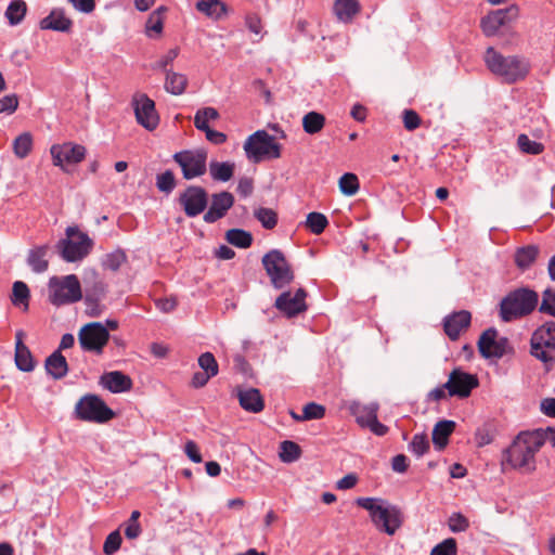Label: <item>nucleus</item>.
Returning a JSON list of instances; mask_svg holds the SVG:
<instances>
[{
  "mask_svg": "<svg viewBox=\"0 0 555 555\" xmlns=\"http://www.w3.org/2000/svg\"><path fill=\"white\" fill-rule=\"evenodd\" d=\"M356 504L369 512L371 521L379 532L393 535L404 522L401 507L385 499L358 498Z\"/></svg>",
  "mask_w": 555,
  "mask_h": 555,
  "instance_id": "1",
  "label": "nucleus"
},
{
  "mask_svg": "<svg viewBox=\"0 0 555 555\" xmlns=\"http://www.w3.org/2000/svg\"><path fill=\"white\" fill-rule=\"evenodd\" d=\"M75 417L82 422L105 424L116 417V413L98 395L87 393L75 405Z\"/></svg>",
  "mask_w": 555,
  "mask_h": 555,
  "instance_id": "2",
  "label": "nucleus"
},
{
  "mask_svg": "<svg viewBox=\"0 0 555 555\" xmlns=\"http://www.w3.org/2000/svg\"><path fill=\"white\" fill-rule=\"evenodd\" d=\"M244 151L253 163L281 157V145L266 130H258L250 134L244 142Z\"/></svg>",
  "mask_w": 555,
  "mask_h": 555,
  "instance_id": "3",
  "label": "nucleus"
},
{
  "mask_svg": "<svg viewBox=\"0 0 555 555\" xmlns=\"http://www.w3.org/2000/svg\"><path fill=\"white\" fill-rule=\"evenodd\" d=\"M82 293L80 282L75 274L62 278L52 276L49 281V299L55 306L77 302Z\"/></svg>",
  "mask_w": 555,
  "mask_h": 555,
  "instance_id": "4",
  "label": "nucleus"
},
{
  "mask_svg": "<svg viewBox=\"0 0 555 555\" xmlns=\"http://www.w3.org/2000/svg\"><path fill=\"white\" fill-rule=\"evenodd\" d=\"M485 62L491 73L507 83H513L520 77V60L517 55L505 56L489 47L485 53Z\"/></svg>",
  "mask_w": 555,
  "mask_h": 555,
  "instance_id": "5",
  "label": "nucleus"
},
{
  "mask_svg": "<svg viewBox=\"0 0 555 555\" xmlns=\"http://www.w3.org/2000/svg\"><path fill=\"white\" fill-rule=\"evenodd\" d=\"M262 264L275 288H283L294 280L291 264L279 249L267 253L262 257Z\"/></svg>",
  "mask_w": 555,
  "mask_h": 555,
  "instance_id": "6",
  "label": "nucleus"
},
{
  "mask_svg": "<svg viewBox=\"0 0 555 555\" xmlns=\"http://www.w3.org/2000/svg\"><path fill=\"white\" fill-rule=\"evenodd\" d=\"M66 235L67 240H63L60 243L64 260L75 262L81 260L90 253L93 242L87 233L79 231L77 228L69 227L66 230Z\"/></svg>",
  "mask_w": 555,
  "mask_h": 555,
  "instance_id": "7",
  "label": "nucleus"
},
{
  "mask_svg": "<svg viewBox=\"0 0 555 555\" xmlns=\"http://www.w3.org/2000/svg\"><path fill=\"white\" fill-rule=\"evenodd\" d=\"M185 180L202 177L207 170V152L204 149L183 150L172 156Z\"/></svg>",
  "mask_w": 555,
  "mask_h": 555,
  "instance_id": "8",
  "label": "nucleus"
},
{
  "mask_svg": "<svg viewBox=\"0 0 555 555\" xmlns=\"http://www.w3.org/2000/svg\"><path fill=\"white\" fill-rule=\"evenodd\" d=\"M519 17L517 5H511L506 9L491 11L480 21L482 33L487 37L495 36L501 29L509 28L516 24Z\"/></svg>",
  "mask_w": 555,
  "mask_h": 555,
  "instance_id": "9",
  "label": "nucleus"
},
{
  "mask_svg": "<svg viewBox=\"0 0 555 555\" xmlns=\"http://www.w3.org/2000/svg\"><path fill=\"white\" fill-rule=\"evenodd\" d=\"M479 382L476 375L464 372L461 369H454L450 373L447 383L443 384V387L447 388L450 397L464 399L469 397L473 389L477 388Z\"/></svg>",
  "mask_w": 555,
  "mask_h": 555,
  "instance_id": "10",
  "label": "nucleus"
},
{
  "mask_svg": "<svg viewBox=\"0 0 555 555\" xmlns=\"http://www.w3.org/2000/svg\"><path fill=\"white\" fill-rule=\"evenodd\" d=\"M184 214L194 218L205 211L208 204L207 191L198 185L188 186L178 197Z\"/></svg>",
  "mask_w": 555,
  "mask_h": 555,
  "instance_id": "11",
  "label": "nucleus"
},
{
  "mask_svg": "<svg viewBox=\"0 0 555 555\" xmlns=\"http://www.w3.org/2000/svg\"><path fill=\"white\" fill-rule=\"evenodd\" d=\"M53 165L66 171V165H74L82 162L86 157V147L73 142L53 144L50 149Z\"/></svg>",
  "mask_w": 555,
  "mask_h": 555,
  "instance_id": "12",
  "label": "nucleus"
},
{
  "mask_svg": "<svg viewBox=\"0 0 555 555\" xmlns=\"http://www.w3.org/2000/svg\"><path fill=\"white\" fill-rule=\"evenodd\" d=\"M546 437L543 428L522 431V444L526 448V453L522 454V473H531L535 469L533 456L545 443Z\"/></svg>",
  "mask_w": 555,
  "mask_h": 555,
  "instance_id": "13",
  "label": "nucleus"
},
{
  "mask_svg": "<svg viewBox=\"0 0 555 555\" xmlns=\"http://www.w3.org/2000/svg\"><path fill=\"white\" fill-rule=\"evenodd\" d=\"M307 293L304 288L282 293L275 300V307L286 317L292 318L307 310Z\"/></svg>",
  "mask_w": 555,
  "mask_h": 555,
  "instance_id": "14",
  "label": "nucleus"
},
{
  "mask_svg": "<svg viewBox=\"0 0 555 555\" xmlns=\"http://www.w3.org/2000/svg\"><path fill=\"white\" fill-rule=\"evenodd\" d=\"M78 338L80 347H104L109 340V333L101 322H90L80 328Z\"/></svg>",
  "mask_w": 555,
  "mask_h": 555,
  "instance_id": "15",
  "label": "nucleus"
},
{
  "mask_svg": "<svg viewBox=\"0 0 555 555\" xmlns=\"http://www.w3.org/2000/svg\"><path fill=\"white\" fill-rule=\"evenodd\" d=\"M134 113L138 122L145 129L152 131L159 122V117L155 109V103L145 94H141L135 99Z\"/></svg>",
  "mask_w": 555,
  "mask_h": 555,
  "instance_id": "16",
  "label": "nucleus"
},
{
  "mask_svg": "<svg viewBox=\"0 0 555 555\" xmlns=\"http://www.w3.org/2000/svg\"><path fill=\"white\" fill-rule=\"evenodd\" d=\"M470 321L472 314L469 311H455L443 319V331L452 341H455L462 333L468 330Z\"/></svg>",
  "mask_w": 555,
  "mask_h": 555,
  "instance_id": "17",
  "label": "nucleus"
},
{
  "mask_svg": "<svg viewBox=\"0 0 555 555\" xmlns=\"http://www.w3.org/2000/svg\"><path fill=\"white\" fill-rule=\"evenodd\" d=\"M198 365L203 370L193 374L191 385L194 388L204 387L210 378L215 377L219 372V365L215 356L207 351L199 356Z\"/></svg>",
  "mask_w": 555,
  "mask_h": 555,
  "instance_id": "18",
  "label": "nucleus"
},
{
  "mask_svg": "<svg viewBox=\"0 0 555 555\" xmlns=\"http://www.w3.org/2000/svg\"><path fill=\"white\" fill-rule=\"evenodd\" d=\"M234 204V196L227 191L212 194L211 204L203 219L207 223H214L223 218Z\"/></svg>",
  "mask_w": 555,
  "mask_h": 555,
  "instance_id": "19",
  "label": "nucleus"
},
{
  "mask_svg": "<svg viewBox=\"0 0 555 555\" xmlns=\"http://www.w3.org/2000/svg\"><path fill=\"white\" fill-rule=\"evenodd\" d=\"M100 384L113 393H121L131 390L133 383L130 376L121 371L104 373L100 377Z\"/></svg>",
  "mask_w": 555,
  "mask_h": 555,
  "instance_id": "20",
  "label": "nucleus"
},
{
  "mask_svg": "<svg viewBox=\"0 0 555 555\" xmlns=\"http://www.w3.org/2000/svg\"><path fill=\"white\" fill-rule=\"evenodd\" d=\"M41 29L68 33L73 27V21L66 16L63 9H53L48 16L39 23Z\"/></svg>",
  "mask_w": 555,
  "mask_h": 555,
  "instance_id": "21",
  "label": "nucleus"
},
{
  "mask_svg": "<svg viewBox=\"0 0 555 555\" xmlns=\"http://www.w3.org/2000/svg\"><path fill=\"white\" fill-rule=\"evenodd\" d=\"M455 427L456 423L451 420H441L435 424L431 433V440L437 451H443L447 448Z\"/></svg>",
  "mask_w": 555,
  "mask_h": 555,
  "instance_id": "22",
  "label": "nucleus"
},
{
  "mask_svg": "<svg viewBox=\"0 0 555 555\" xmlns=\"http://www.w3.org/2000/svg\"><path fill=\"white\" fill-rule=\"evenodd\" d=\"M237 399L242 409L250 413H260L264 409V400L259 389L238 390Z\"/></svg>",
  "mask_w": 555,
  "mask_h": 555,
  "instance_id": "23",
  "label": "nucleus"
},
{
  "mask_svg": "<svg viewBox=\"0 0 555 555\" xmlns=\"http://www.w3.org/2000/svg\"><path fill=\"white\" fill-rule=\"evenodd\" d=\"M378 410L379 404L377 402L363 404L359 401L353 400L348 403V411L350 415H352L356 418L357 424L362 428H365V426L371 421V415H376Z\"/></svg>",
  "mask_w": 555,
  "mask_h": 555,
  "instance_id": "24",
  "label": "nucleus"
},
{
  "mask_svg": "<svg viewBox=\"0 0 555 555\" xmlns=\"http://www.w3.org/2000/svg\"><path fill=\"white\" fill-rule=\"evenodd\" d=\"M500 317L505 322L520 318V288H516L502 299Z\"/></svg>",
  "mask_w": 555,
  "mask_h": 555,
  "instance_id": "25",
  "label": "nucleus"
},
{
  "mask_svg": "<svg viewBox=\"0 0 555 555\" xmlns=\"http://www.w3.org/2000/svg\"><path fill=\"white\" fill-rule=\"evenodd\" d=\"M520 433H518L509 447L502 452L501 467L503 473H508L520 467Z\"/></svg>",
  "mask_w": 555,
  "mask_h": 555,
  "instance_id": "26",
  "label": "nucleus"
},
{
  "mask_svg": "<svg viewBox=\"0 0 555 555\" xmlns=\"http://www.w3.org/2000/svg\"><path fill=\"white\" fill-rule=\"evenodd\" d=\"M63 349H55V351L46 359V370L49 375L54 379H61L66 376L68 372V363L66 358L62 354Z\"/></svg>",
  "mask_w": 555,
  "mask_h": 555,
  "instance_id": "27",
  "label": "nucleus"
},
{
  "mask_svg": "<svg viewBox=\"0 0 555 555\" xmlns=\"http://www.w3.org/2000/svg\"><path fill=\"white\" fill-rule=\"evenodd\" d=\"M531 347H555V322L548 321L538 327L531 337Z\"/></svg>",
  "mask_w": 555,
  "mask_h": 555,
  "instance_id": "28",
  "label": "nucleus"
},
{
  "mask_svg": "<svg viewBox=\"0 0 555 555\" xmlns=\"http://www.w3.org/2000/svg\"><path fill=\"white\" fill-rule=\"evenodd\" d=\"M197 11L216 21L223 18L228 14V7L220 0H199L196 3Z\"/></svg>",
  "mask_w": 555,
  "mask_h": 555,
  "instance_id": "29",
  "label": "nucleus"
},
{
  "mask_svg": "<svg viewBox=\"0 0 555 555\" xmlns=\"http://www.w3.org/2000/svg\"><path fill=\"white\" fill-rule=\"evenodd\" d=\"M360 9L358 0H335L334 11L341 22H350L360 12Z\"/></svg>",
  "mask_w": 555,
  "mask_h": 555,
  "instance_id": "30",
  "label": "nucleus"
},
{
  "mask_svg": "<svg viewBox=\"0 0 555 555\" xmlns=\"http://www.w3.org/2000/svg\"><path fill=\"white\" fill-rule=\"evenodd\" d=\"M188 86V78L181 73L166 70L165 90L173 95L182 94Z\"/></svg>",
  "mask_w": 555,
  "mask_h": 555,
  "instance_id": "31",
  "label": "nucleus"
},
{
  "mask_svg": "<svg viewBox=\"0 0 555 555\" xmlns=\"http://www.w3.org/2000/svg\"><path fill=\"white\" fill-rule=\"evenodd\" d=\"M235 165L230 162H217L212 160L209 164V172L215 181L227 182L234 173Z\"/></svg>",
  "mask_w": 555,
  "mask_h": 555,
  "instance_id": "32",
  "label": "nucleus"
},
{
  "mask_svg": "<svg viewBox=\"0 0 555 555\" xmlns=\"http://www.w3.org/2000/svg\"><path fill=\"white\" fill-rule=\"evenodd\" d=\"M167 11L165 7H159L153 11L145 24V34L149 37L159 36L164 28V16L163 14Z\"/></svg>",
  "mask_w": 555,
  "mask_h": 555,
  "instance_id": "33",
  "label": "nucleus"
},
{
  "mask_svg": "<svg viewBox=\"0 0 555 555\" xmlns=\"http://www.w3.org/2000/svg\"><path fill=\"white\" fill-rule=\"evenodd\" d=\"M325 116L318 112H309L302 117V128L308 134L319 133L325 126Z\"/></svg>",
  "mask_w": 555,
  "mask_h": 555,
  "instance_id": "34",
  "label": "nucleus"
},
{
  "mask_svg": "<svg viewBox=\"0 0 555 555\" xmlns=\"http://www.w3.org/2000/svg\"><path fill=\"white\" fill-rule=\"evenodd\" d=\"M300 446L292 440H284L280 443L279 456L283 463H293L301 456Z\"/></svg>",
  "mask_w": 555,
  "mask_h": 555,
  "instance_id": "35",
  "label": "nucleus"
},
{
  "mask_svg": "<svg viewBox=\"0 0 555 555\" xmlns=\"http://www.w3.org/2000/svg\"><path fill=\"white\" fill-rule=\"evenodd\" d=\"M11 300L14 306H23L25 311L28 310L29 288L26 283L22 281L14 282Z\"/></svg>",
  "mask_w": 555,
  "mask_h": 555,
  "instance_id": "36",
  "label": "nucleus"
},
{
  "mask_svg": "<svg viewBox=\"0 0 555 555\" xmlns=\"http://www.w3.org/2000/svg\"><path fill=\"white\" fill-rule=\"evenodd\" d=\"M47 249L46 246H41L29 253L28 264L37 273L44 272L48 269V260L46 259Z\"/></svg>",
  "mask_w": 555,
  "mask_h": 555,
  "instance_id": "37",
  "label": "nucleus"
},
{
  "mask_svg": "<svg viewBox=\"0 0 555 555\" xmlns=\"http://www.w3.org/2000/svg\"><path fill=\"white\" fill-rule=\"evenodd\" d=\"M227 241L240 248H247L253 243V236L249 232L241 229H231L225 233Z\"/></svg>",
  "mask_w": 555,
  "mask_h": 555,
  "instance_id": "38",
  "label": "nucleus"
},
{
  "mask_svg": "<svg viewBox=\"0 0 555 555\" xmlns=\"http://www.w3.org/2000/svg\"><path fill=\"white\" fill-rule=\"evenodd\" d=\"M27 5L25 1L14 0L7 8L5 17L9 20L11 25H17L25 17Z\"/></svg>",
  "mask_w": 555,
  "mask_h": 555,
  "instance_id": "39",
  "label": "nucleus"
},
{
  "mask_svg": "<svg viewBox=\"0 0 555 555\" xmlns=\"http://www.w3.org/2000/svg\"><path fill=\"white\" fill-rule=\"evenodd\" d=\"M219 118V113L214 107H204L196 112L194 116V126L204 131L207 128H210L208 122L209 120H217Z\"/></svg>",
  "mask_w": 555,
  "mask_h": 555,
  "instance_id": "40",
  "label": "nucleus"
},
{
  "mask_svg": "<svg viewBox=\"0 0 555 555\" xmlns=\"http://www.w3.org/2000/svg\"><path fill=\"white\" fill-rule=\"evenodd\" d=\"M14 361L20 371L31 372L36 366V360L30 349H14Z\"/></svg>",
  "mask_w": 555,
  "mask_h": 555,
  "instance_id": "41",
  "label": "nucleus"
},
{
  "mask_svg": "<svg viewBox=\"0 0 555 555\" xmlns=\"http://www.w3.org/2000/svg\"><path fill=\"white\" fill-rule=\"evenodd\" d=\"M33 138L28 132L20 134L13 142L14 154L18 158H25L31 151Z\"/></svg>",
  "mask_w": 555,
  "mask_h": 555,
  "instance_id": "42",
  "label": "nucleus"
},
{
  "mask_svg": "<svg viewBox=\"0 0 555 555\" xmlns=\"http://www.w3.org/2000/svg\"><path fill=\"white\" fill-rule=\"evenodd\" d=\"M339 190L347 196L354 195L360 188L358 177L354 173H344L338 181Z\"/></svg>",
  "mask_w": 555,
  "mask_h": 555,
  "instance_id": "43",
  "label": "nucleus"
},
{
  "mask_svg": "<svg viewBox=\"0 0 555 555\" xmlns=\"http://www.w3.org/2000/svg\"><path fill=\"white\" fill-rule=\"evenodd\" d=\"M254 216L268 230L273 229L278 223V215L271 208L260 207L255 210Z\"/></svg>",
  "mask_w": 555,
  "mask_h": 555,
  "instance_id": "44",
  "label": "nucleus"
},
{
  "mask_svg": "<svg viewBox=\"0 0 555 555\" xmlns=\"http://www.w3.org/2000/svg\"><path fill=\"white\" fill-rule=\"evenodd\" d=\"M306 224L314 234H321L328 224L327 218L321 212H310L307 216Z\"/></svg>",
  "mask_w": 555,
  "mask_h": 555,
  "instance_id": "45",
  "label": "nucleus"
},
{
  "mask_svg": "<svg viewBox=\"0 0 555 555\" xmlns=\"http://www.w3.org/2000/svg\"><path fill=\"white\" fill-rule=\"evenodd\" d=\"M429 448L430 444L426 434L414 435L412 441L409 443V450L417 457L427 453Z\"/></svg>",
  "mask_w": 555,
  "mask_h": 555,
  "instance_id": "46",
  "label": "nucleus"
},
{
  "mask_svg": "<svg viewBox=\"0 0 555 555\" xmlns=\"http://www.w3.org/2000/svg\"><path fill=\"white\" fill-rule=\"evenodd\" d=\"M540 302L538 293L522 287V315L539 310Z\"/></svg>",
  "mask_w": 555,
  "mask_h": 555,
  "instance_id": "47",
  "label": "nucleus"
},
{
  "mask_svg": "<svg viewBox=\"0 0 555 555\" xmlns=\"http://www.w3.org/2000/svg\"><path fill=\"white\" fill-rule=\"evenodd\" d=\"M539 312L555 318V292L552 288L542 293Z\"/></svg>",
  "mask_w": 555,
  "mask_h": 555,
  "instance_id": "48",
  "label": "nucleus"
},
{
  "mask_svg": "<svg viewBox=\"0 0 555 555\" xmlns=\"http://www.w3.org/2000/svg\"><path fill=\"white\" fill-rule=\"evenodd\" d=\"M176 177L171 170H166L156 177V186L160 192L169 194L176 188Z\"/></svg>",
  "mask_w": 555,
  "mask_h": 555,
  "instance_id": "49",
  "label": "nucleus"
},
{
  "mask_svg": "<svg viewBox=\"0 0 555 555\" xmlns=\"http://www.w3.org/2000/svg\"><path fill=\"white\" fill-rule=\"evenodd\" d=\"M325 411L324 405L317 402H309L304 405L300 418L306 421L321 420L324 417Z\"/></svg>",
  "mask_w": 555,
  "mask_h": 555,
  "instance_id": "50",
  "label": "nucleus"
},
{
  "mask_svg": "<svg viewBox=\"0 0 555 555\" xmlns=\"http://www.w3.org/2000/svg\"><path fill=\"white\" fill-rule=\"evenodd\" d=\"M126 259L127 257L122 250H115L104 257L103 267L111 271H117Z\"/></svg>",
  "mask_w": 555,
  "mask_h": 555,
  "instance_id": "51",
  "label": "nucleus"
},
{
  "mask_svg": "<svg viewBox=\"0 0 555 555\" xmlns=\"http://www.w3.org/2000/svg\"><path fill=\"white\" fill-rule=\"evenodd\" d=\"M457 544L453 538H448L442 542L435 545L430 552V555H456Z\"/></svg>",
  "mask_w": 555,
  "mask_h": 555,
  "instance_id": "52",
  "label": "nucleus"
},
{
  "mask_svg": "<svg viewBox=\"0 0 555 555\" xmlns=\"http://www.w3.org/2000/svg\"><path fill=\"white\" fill-rule=\"evenodd\" d=\"M121 542H122V539H121V535L118 530L111 532L104 541V545H103L104 554L113 555L114 553H116L120 548Z\"/></svg>",
  "mask_w": 555,
  "mask_h": 555,
  "instance_id": "53",
  "label": "nucleus"
},
{
  "mask_svg": "<svg viewBox=\"0 0 555 555\" xmlns=\"http://www.w3.org/2000/svg\"><path fill=\"white\" fill-rule=\"evenodd\" d=\"M449 528L452 532H463L469 527L468 519L461 513H453L448 520Z\"/></svg>",
  "mask_w": 555,
  "mask_h": 555,
  "instance_id": "54",
  "label": "nucleus"
},
{
  "mask_svg": "<svg viewBox=\"0 0 555 555\" xmlns=\"http://www.w3.org/2000/svg\"><path fill=\"white\" fill-rule=\"evenodd\" d=\"M496 339L498 331L494 327H489L481 333L477 347H495Z\"/></svg>",
  "mask_w": 555,
  "mask_h": 555,
  "instance_id": "55",
  "label": "nucleus"
},
{
  "mask_svg": "<svg viewBox=\"0 0 555 555\" xmlns=\"http://www.w3.org/2000/svg\"><path fill=\"white\" fill-rule=\"evenodd\" d=\"M18 107V98L16 94L4 95L0 99V114H13Z\"/></svg>",
  "mask_w": 555,
  "mask_h": 555,
  "instance_id": "56",
  "label": "nucleus"
},
{
  "mask_svg": "<svg viewBox=\"0 0 555 555\" xmlns=\"http://www.w3.org/2000/svg\"><path fill=\"white\" fill-rule=\"evenodd\" d=\"M245 23L249 31H251L255 36L258 37L257 41L260 40L263 36V26L260 17L256 14H249L246 16Z\"/></svg>",
  "mask_w": 555,
  "mask_h": 555,
  "instance_id": "57",
  "label": "nucleus"
},
{
  "mask_svg": "<svg viewBox=\"0 0 555 555\" xmlns=\"http://www.w3.org/2000/svg\"><path fill=\"white\" fill-rule=\"evenodd\" d=\"M403 125L409 131L415 130L421 125V118L418 114L412 109H405L403 112Z\"/></svg>",
  "mask_w": 555,
  "mask_h": 555,
  "instance_id": "58",
  "label": "nucleus"
},
{
  "mask_svg": "<svg viewBox=\"0 0 555 555\" xmlns=\"http://www.w3.org/2000/svg\"><path fill=\"white\" fill-rule=\"evenodd\" d=\"M475 438L478 447H485L493 441V434L488 426H482L477 429Z\"/></svg>",
  "mask_w": 555,
  "mask_h": 555,
  "instance_id": "59",
  "label": "nucleus"
},
{
  "mask_svg": "<svg viewBox=\"0 0 555 555\" xmlns=\"http://www.w3.org/2000/svg\"><path fill=\"white\" fill-rule=\"evenodd\" d=\"M179 54V49L178 48H173V49H170L166 55H164L158 62H156L154 65H153V68L154 69H162L166 73L167 69V66L169 64H171L176 57L178 56Z\"/></svg>",
  "mask_w": 555,
  "mask_h": 555,
  "instance_id": "60",
  "label": "nucleus"
},
{
  "mask_svg": "<svg viewBox=\"0 0 555 555\" xmlns=\"http://www.w3.org/2000/svg\"><path fill=\"white\" fill-rule=\"evenodd\" d=\"M73 8L83 14H90L95 9V0H68Z\"/></svg>",
  "mask_w": 555,
  "mask_h": 555,
  "instance_id": "61",
  "label": "nucleus"
},
{
  "mask_svg": "<svg viewBox=\"0 0 555 555\" xmlns=\"http://www.w3.org/2000/svg\"><path fill=\"white\" fill-rule=\"evenodd\" d=\"M544 146L542 143L531 141L527 135L522 134V153L538 155L542 153Z\"/></svg>",
  "mask_w": 555,
  "mask_h": 555,
  "instance_id": "62",
  "label": "nucleus"
},
{
  "mask_svg": "<svg viewBox=\"0 0 555 555\" xmlns=\"http://www.w3.org/2000/svg\"><path fill=\"white\" fill-rule=\"evenodd\" d=\"M184 452L186 456L194 463H201L203 461L198 446L193 440H188L184 446Z\"/></svg>",
  "mask_w": 555,
  "mask_h": 555,
  "instance_id": "63",
  "label": "nucleus"
},
{
  "mask_svg": "<svg viewBox=\"0 0 555 555\" xmlns=\"http://www.w3.org/2000/svg\"><path fill=\"white\" fill-rule=\"evenodd\" d=\"M371 416H372L371 421L365 426V428H369L376 436H379V437L385 436L389 431V428L378 421L377 414L376 415L372 414Z\"/></svg>",
  "mask_w": 555,
  "mask_h": 555,
  "instance_id": "64",
  "label": "nucleus"
}]
</instances>
